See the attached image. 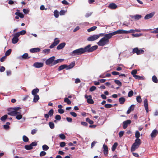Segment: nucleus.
<instances>
[{"mask_svg":"<svg viewBox=\"0 0 158 158\" xmlns=\"http://www.w3.org/2000/svg\"><path fill=\"white\" fill-rule=\"evenodd\" d=\"M96 89V88L95 86H93L90 88L89 89V91L90 92H93V91L95 90Z\"/></svg>","mask_w":158,"mask_h":158,"instance_id":"nucleus-50","label":"nucleus"},{"mask_svg":"<svg viewBox=\"0 0 158 158\" xmlns=\"http://www.w3.org/2000/svg\"><path fill=\"white\" fill-rule=\"evenodd\" d=\"M23 141L25 142H27L29 140L28 138L25 135H23Z\"/></svg>","mask_w":158,"mask_h":158,"instance_id":"nucleus-43","label":"nucleus"},{"mask_svg":"<svg viewBox=\"0 0 158 158\" xmlns=\"http://www.w3.org/2000/svg\"><path fill=\"white\" fill-rule=\"evenodd\" d=\"M54 113V111L52 109L50 110L48 112V114L50 117L52 116Z\"/></svg>","mask_w":158,"mask_h":158,"instance_id":"nucleus-41","label":"nucleus"},{"mask_svg":"<svg viewBox=\"0 0 158 158\" xmlns=\"http://www.w3.org/2000/svg\"><path fill=\"white\" fill-rule=\"evenodd\" d=\"M114 82L115 83L119 86H121L122 85V83L120 81L117 80H115Z\"/></svg>","mask_w":158,"mask_h":158,"instance_id":"nucleus-44","label":"nucleus"},{"mask_svg":"<svg viewBox=\"0 0 158 158\" xmlns=\"http://www.w3.org/2000/svg\"><path fill=\"white\" fill-rule=\"evenodd\" d=\"M86 122H88L90 124H92L94 123V121L90 120L89 118H86Z\"/></svg>","mask_w":158,"mask_h":158,"instance_id":"nucleus-42","label":"nucleus"},{"mask_svg":"<svg viewBox=\"0 0 158 158\" xmlns=\"http://www.w3.org/2000/svg\"><path fill=\"white\" fill-rule=\"evenodd\" d=\"M141 143V140L140 139H136L134 143L133 144L131 148V152H134L135 150L139 148Z\"/></svg>","mask_w":158,"mask_h":158,"instance_id":"nucleus-4","label":"nucleus"},{"mask_svg":"<svg viewBox=\"0 0 158 158\" xmlns=\"http://www.w3.org/2000/svg\"><path fill=\"white\" fill-rule=\"evenodd\" d=\"M131 121L130 120H127L126 121H124L123 123V128L125 129L127 128L128 125L131 123Z\"/></svg>","mask_w":158,"mask_h":158,"instance_id":"nucleus-12","label":"nucleus"},{"mask_svg":"<svg viewBox=\"0 0 158 158\" xmlns=\"http://www.w3.org/2000/svg\"><path fill=\"white\" fill-rule=\"evenodd\" d=\"M143 104L145 110L147 113H148V100L146 99L144 101Z\"/></svg>","mask_w":158,"mask_h":158,"instance_id":"nucleus-13","label":"nucleus"},{"mask_svg":"<svg viewBox=\"0 0 158 158\" xmlns=\"http://www.w3.org/2000/svg\"><path fill=\"white\" fill-rule=\"evenodd\" d=\"M18 38H16L14 36L12 40V42L13 44H15L17 43L19 41Z\"/></svg>","mask_w":158,"mask_h":158,"instance_id":"nucleus-29","label":"nucleus"},{"mask_svg":"<svg viewBox=\"0 0 158 158\" xmlns=\"http://www.w3.org/2000/svg\"><path fill=\"white\" fill-rule=\"evenodd\" d=\"M20 35H24L25 34L26 32V31L23 30L19 32Z\"/></svg>","mask_w":158,"mask_h":158,"instance_id":"nucleus-55","label":"nucleus"},{"mask_svg":"<svg viewBox=\"0 0 158 158\" xmlns=\"http://www.w3.org/2000/svg\"><path fill=\"white\" fill-rule=\"evenodd\" d=\"M98 48L97 45H94L91 47V45L88 44L84 48H81L73 51L70 53V55L75 56L81 55L86 52H91L96 50Z\"/></svg>","mask_w":158,"mask_h":158,"instance_id":"nucleus-1","label":"nucleus"},{"mask_svg":"<svg viewBox=\"0 0 158 158\" xmlns=\"http://www.w3.org/2000/svg\"><path fill=\"white\" fill-rule=\"evenodd\" d=\"M58 112L60 114H63L64 111V110L62 109H59L58 110Z\"/></svg>","mask_w":158,"mask_h":158,"instance_id":"nucleus-62","label":"nucleus"},{"mask_svg":"<svg viewBox=\"0 0 158 158\" xmlns=\"http://www.w3.org/2000/svg\"><path fill=\"white\" fill-rule=\"evenodd\" d=\"M103 153L106 156H107L108 153V150L107 146L106 145L104 144L103 146Z\"/></svg>","mask_w":158,"mask_h":158,"instance_id":"nucleus-14","label":"nucleus"},{"mask_svg":"<svg viewBox=\"0 0 158 158\" xmlns=\"http://www.w3.org/2000/svg\"><path fill=\"white\" fill-rule=\"evenodd\" d=\"M154 15V12L151 13L146 15L144 17L145 19H148L151 18Z\"/></svg>","mask_w":158,"mask_h":158,"instance_id":"nucleus-17","label":"nucleus"},{"mask_svg":"<svg viewBox=\"0 0 158 158\" xmlns=\"http://www.w3.org/2000/svg\"><path fill=\"white\" fill-rule=\"evenodd\" d=\"M116 34H117V33L116 31L109 34H106L105 36L98 42V44L99 46H103L106 44H108L109 39L111 38L113 35Z\"/></svg>","mask_w":158,"mask_h":158,"instance_id":"nucleus-2","label":"nucleus"},{"mask_svg":"<svg viewBox=\"0 0 158 158\" xmlns=\"http://www.w3.org/2000/svg\"><path fill=\"white\" fill-rule=\"evenodd\" d=\"M108 7L111 9H115L117 7V5L114 3H110Z\"/></svg>","mask_w":158,"mask_h":158,"instance_id":"nucleus-16","label":"nucleus"},{"mask_svg":"<svg viewBox=\"0 0 158 158\" xmlns=\"http://www.w3.org/2000/svg\"><path fill=\"white\" fill-rule=\"evenodd\" d=\"M65 145V143L64 142H61L60 143V146L61 147H63Z\"/></svg>","mask_w":158,"mask_h":158,"instance_id":"nucleus-61","label":"nucleus"},{"mask_svg":"<svg viewBox=\"0 0 158 158\" xmlns=\"http://www.w3.org/2000/svg\"><path fill=\"white\" fill-rule=\"evenodd\" d=\"M144 51L143 49H139L138 48H134L132 50V52L133 54L136 53L137 55H139L143 54Z\"/></svg>","mask_w":158,"mask_h":158,"instance_id":"nucleus-7","label":"nucleus"},{"mask_svg":"<svg viewBox=\"0 0 158 158\" xmlns=\"http://www.w3.org/2000/svg\"><path fill=\"white\" fill-rule=\"evenodd\" d=\"M22 58L24 59H29L30 57L28 56V54L27 53H25L22 56Z\"/></svg>","mask_w":158,"mask_h":158,"instance_id":"nucleus-27","label":"nucleus"},{"mask_svg":"<svg viewBox=\"0 0 158 158\" xmlns=\"http://www.w3.org/2000/svg\"><path fill=\"white\" fill-rule=\"evenodd\" d=\"M132 35L133 36V37H138L140 36L141 35V34H132Z\"/></svg>","mask_w":158,"mask_h":158,"instance_id":"nucleus-52","label":"nucleus"},{"mask_svg":"<svg viewBox=\"0 0 158 158\" xmlns=\"http://www.w3.org/2000/svg\"><path fill=\"white\" fill-rule=\"evenodd\" d=\"M133 94V91L132 90L130 91L128 94V96L129 97H131Z\"/></svg>","mask_w":158,"mask_h":158,"instance_id":"nucleus-49","label":"nucleus"},{"mask_svg":"<svg viewBox=\"0 0 158 158\" xmlns=\"http://www.w3.org/2000/svg\"><path fill=\"white\" fill-rule=\"evenodd\" d=\"M15 15L21 18H23L24 17V15L22 13L16 12L15 13Z\"/></svg>","mask_w":158,"mask_h":158,"instance_id":"nucleus-28","label":"nucleus"},{"mask_svg":"<svg viewBox=\"0 0 158 158\" xmlns=\"http://www.w3.org/2000/svg\"><path fill=\"white\" fill-rule=\"evenodd\" d=\"M66 45V44L64 42L62 43L59 44L56 48L57 50H60L63 48Z\"/></svg>","mask_w":158,"mask_h":158,"instance_id":"nucleus-18","label":"nucleus"},{"mask_svg":"<svg viewBox=\"0 0 158 158\" xmlns=\"http://www.w3.org/2000/svg\"><path fill=\"white\" fill-rule=\"evenodd\" d=\"M70 114L71 115L74 117H76L77 116V114L74 112H71Z\"/></svg>","mask_w":158,"mask_h":158,"instance_id":"nucleus-54","label":"nucleus"},{"mask_svg":"<svg viewBox=\"0 0 158 158\" xmlns=\"http://www.w3.org/2000/svg\"><path fill=\"white\" fill-rule=\"evenodd\" d=\"M135 137L136 139H139V138L140 137V133L139 131H136L135 132Z\"/></svg>","mask_w":158,"mask_h":158,"instance_id":"nucleus-36","label":"nucleus"},{"mask_svg":"<svg viewBox=\"0 0 158 158\" xmlns=\"http://www.w3.org/2000/svg\"><path fill=\"white\" fill-rule=\"evenodd\" d=\"M44 65V64L42 63L35 62L33 64L34 66L36 68H40L42 67Z\"/></svg>","mask_w":158,"mask_h":158,"instance_id":"nucleus-15","label":"nucleus"},{"mask_svg":"<svg viewBox=\"0 0 158 158\" xmlns=\"http://www.w3.org/2000/svg\"><path fill=\"white\" fill-rule=\"evenodd\" d=\"M68 67V65L66 64H63L60 66L58 69V70L59 71L65 68H66L67 69Z\"/></svg>","mask_w":158,"mask_h":158,"instance_id":"nucleus-23","label":"nucleus"},{"mask_svg":"<svg viewBox=\"0 0 158 158\" xmlns=\"http://www.w3.org/2000/svg\"><path fill=\"white\" fill-rule=\"evenodd\" d=\"M118 143L117 142H115L114 143L112 148V151L114 152L115 151L118 146Z\"/></svg>","mask_w":158,"mask_h":158,"instance_id":"nucleus-31","label":"nucleus"},{"mask_svg":"<svg viewBox=\"0 0 158 158\" xmlns=\"http://www.w3.org/2000/svg\"><path fill=\"white\" fill-rule=\"evenodd\" d=\"M117 34H127L129 33H133L135 32L134 30L131 29L129 31L123 30H119L116 31Z\"/></svg>","mask_w":158,"mask_h":158,"instance_id":"nucleus-5","label":"nucleus"},{"mask_svg":"<svg viewBox=\"0 0 158 158\" xmlns=\"http://www.w3.org/2000/svg\"><path fill=\"white\" fill-rule=\"evenodd\" d=\"M39 91V89L37 88L34 89L32 91V94L33 95H37V94Z\"/></svg>","mask_w":158,"mask_h":158,"instance_id":"nucleus-25","label":"nucleus"},{"mask_svg":"<svg viewBox=\"0 0 158 158\" xmlns=\"http://www.w3.org/2000/svg\"><path fill=\"white\" fill-rule=\"evenodd\" d=\"M6 75L9 76H10L11 74V71L10 70H8L6 71Z\"/></svg>","mask_w":158,"mask_h":158,"instance_id":"nucleus-59","label":"nucleus"},{"mask_svg":"<svg viewBox=\"0 0 158 158\" xmlns=\"http://www.w3.org/2000/svg\"><path fill=\"white\" fill-rule=\"evenodd\" d=\"M81 125L86 127L88 125L87 123L86 122H81Z\"/></svg>","mask_w":158,"mask_h":158,"instance_id":"nucleus-60","label":"nucleus"},{"mask_svg":"<svg viewBox=\"0 0 158 158\" xmlns=\"http://www.w3.org/2000/svg\"><path fill=\"white\" fill-rule=\"evenodd\" d=\"M97 28V27L96 26H93L88 29L87 31L88 32H90V31L95 30Z\"/></svg>","mask_w":158,"mask_h":158,"instance_id":"nucleus-34","label":"nucleus"},{"mask_svg":"<svg viewBox=\"0 0 158 158\" xmlns=\"http://www.w3.org/2000/svg\"><path fill=\"white\" fill-rule=\"evenodd\" d=\"M64 101L65 102H66L69 105L71 103L70 100H69L68 98H65L64 99Z\"/></svg>","mask_w":158,"mask_h":158,"instance_id":"nucleus-38","label":"nucleus"},{"mask_svg":"<svg viewBox=\"0 0 158 158\" xmlns=\"http://www.w3.org/2000/svg\"><path fill=\"white\" fill-rule=\"evenodd\" d=\"M40 50V49L39 48H34L31 49L30 52L31 53L37 52H39Z\"/></svg>","mask_w":158,"mask_h":158,"instance_id":"nucleus-19","label":"nucleus"},{"mask_svg":"<svg viewBox=\"0 0 158 158\" xmlns=\"http://www.w3.org/2000/svg\"><path fill=\"white\" fill-rule=\"evenodd\" d=\"M20 109V107H17L8 109V110L10 111L8 113V114L11 116H15L16 118L18 120L21 119L23 115L21 114V111H18Z\"/></svg>","mask_w":158,"mask_h":158,"instance_id":"nucleus-3","label":"nucleus"},{"mask_svg":"<svg viewBox=\"0 0 158 158\" xmlns=\"http://www.w3.org/2000/svg\"><path fill=\"white\" fill-rule=\"evenodd\" d=\"M59 136L62 139H64L66 138L65 135L63 134H61L59 135Z\"/></svg>","mask_w":158,"mask_h":158,"instance_id":"nucleus-47","label":"nucleus"},{"mask_svg":"<svg viewBox=\"0 0 158 158\" xmlns=\"http://www.w3.org/2000/svg\"><path fill=\"white\" fill-rule=\"evenodd\" d=\"M50 52V50L49 49H45L43 51V52L46 54H48Z\"/></svg>","mask_w":158,"mask_h":158,"instance_id":"nucleus-48","label":"nucleus"},{"mask_svg":"<svg viewBox=\"0 0 158 158\" xmlns=\"http://www.w3.org/2000/svg\"><path fill=\"white\" fill-rule=\"evenodd\" d=\"M61 116L59 115H57L55 116V119L58 120H60L61 119Z\"/></svg>","mask_w":158,"mask_h":158,"instance_id":"nucleus-56","label":"nucleus"},{"mask_svg":"<svg viewBox=\"0 0 158 158\" xmlns=\"http://www.w3.org/2000/svg\"><path fill=\"white\" fill-rule=\"evenodd\" d=\"M105 107L106 108H110L112 107V105L110 104H106L105 105Z\"/></svg>","mask_w":158,"mask_h":158,"instance_id":"nucleus-53","label":"nucleus"},{"mask_svg":"<svg viewBox=\"0 0 158 158\" xmlns=\"http://www.w3.org/2000/svg\"><path fill=\"white\" fill-rule=\"evenodd\" d=\"M33 102H37L39 99V97L38 95H34Z\"/></svg>","mask_w":158,"mask_h":158,"instance_id":"nucleus-30","label":"nucleus"},{"mask_svg":"<svg viewBox=\"0 0 158 158\" xmlns=\"http://www.w3.org/2000/svg\"><path fill=\"white\" fill-rule=\"evenodd\" d=\"M37 131V129H33L32 130H31V134L32 135L35 134L36 133Z\"/></svg>","mask_w":158,"mask_h":158,"instance_id":"nucleus-57","label":"nucleus"},{"mask_svg":"<svg viewBox=\"0 0 158 158\" xmlns=\"http://www.w3.org/2000/svg\"><path fill=\"white\" fill-rule=\"evenodd\" d=\"M119 103L121 104H123L126 101V99L122 97L119 99Z\"/></svg>","mask_w":158,"mask_h":158,"instance_id":"nucleus-24","label":"nucleus"},{"mask_svg":"<svg viewBox=\"0 0 158 158\" xmlns=\"http://www.w3.org/2000/svg\"><path fill=\"white\" fill-rule=\"evenodd\" d=\"M158 133V131L157 130H154L151 134V136L152 138L155 137Z\"/></svg>","mask_w":158,"mask_h":158,"instance_id":"nucleus-20","label":"nucleus"},{"mask_svg":"<svg viewBox=\"0 0 158 158\" xmlns=\"http://www.w3.org/2000/svg\"><path fill=\"white\" fill-rule=\"evenodd\" d=\"M46 152L44 151H41L40 153V156H45L46 154Z\"/></svg>","mask_w":158,"mask_h":158,"instance_id":"nucleus-51","label":"nucleus"},{"mask_svg":"<svg viewBox=\"0 0 158 158\" xmlns=\"http://www.w3.org/2000/svg\"><path fill=\"white\" fill-rule=\"evenodd\" d=\"M85 98L87 99V101L88 103L91 104L94 103V102L92 99V97L91 95L88 96L86 95H85Z\"/></svg>","mask_w":158,"mask_h":158,"instance_id":"nucleus-11","label":"nucleus"},{"mask_svg":"<svg viewBox=\"0 0 158 158\" xmlns=\"http://www.w3.org/2000/svg\"><path fill=\"white\" fill-rule=\"evenodd\" d=\"M134 108L135 105H131V106L129 108L128 110L127 111V114H130L131 111L134 110Z\"/></svg>","mask_w":158,"mask_h":158,"instance_id":"nucleus-22","label":"nucleus"},{"mask_svg":"<svg viewBox=\"0 0 158 158\" xmlns=\"http://www.w3.org/2000/svg\"><path fill=\"white\" fill-rule=\"evenodd\" d=\"M60 42V40L57 38H55L54 40V41L52 44L49 46L50 48H52L58 45Z\"/></svg>","mask_w":158,"mask_h":158,"instance_id":"nucleus-8","label":"nucleus"},{"mask_svg":"<svg viewBox=\"0 0 158 158\" xmlns=\"http://www.w3.org/2000/svg\"><path fill=\"white\" fill-rule=\"evenodd\" d=\"M54 15L56 18H58L59 16V12L57 10H55L54 12Z\"/></svg>","mask_w":158,"mask_h":158,"instance_id":"nucleus-37","label":"nucleus"},{"mask_svg":"<svg viewBox=\"0 0 158 158\" xmlns=\"http://www.w3.org/2000/svg\"><path fill=\"white\" fill-rule=\"evenodd\" d=\"M49 125L50 128L51 129H53L55 127V125L54 123L52 122H50L49 123Z\"/></svg>","mask_w":158,"mask_h":158,"instance_id":"nucleus-33","label":"nucleus"},{"mask_svg":"<svg viewBox=\"0 0 158 158\" xmlns=\"http://www.w3.org/2000/svg\"><path fill=\"white\" fill-rule=\"evenodd\" d=\"M65 12L64 10H61L60 12V15H63L64 14Z\"/></svg>","mask_w":158,"mask_h":158,"instance_id":"nucleus-63","label":"nucleus"},{"mask_svg":"<svg viewBox=\"0 0 158 158\" xmlns=\"http://www.w3.org/2000/svg\"><path fill=\"white\" fill-rule=\"evenodd\" d=\"M63 60H64V59H57L55 61L54 60L53 63L52 65H54L56 64L57 63H58L62 62Z\"/></svg>","mask_w":158,"mask_h":158,"instance_id":"nucleus-26","label":"nucleus"},{"mask_svg":"<svg viewBox=\"0 0 158 158\" xmlns=\"http://www.w3.org/2000/svg\"><path fill=\"white\" fill-rule=\"evenodd\" d=\"M7 117V115L6 114L4 115L1 118V120L2 121H5Z\"/></svg>","mask_w":158,"mask_h":158,"instance_id":"nucleus-46","label":"nucleus"},{"mask_svg":"<svg viewBox=\"0 0 158 158\" xmlns=\"http://www.w3.org/2000/svg\"><path fill=\"white\" fill-rule=\"evenodd\" d=\"M11 49H9L8 50H7L5 53V55L6 56H9L10 54L11 53Z\"/></svg>","mask_w":158,"mask_h":158,"instance_id":"nucleus-45","label":"nucleus"},{"mask_svg":"<svg viewBox=\"0 0 158 158\" xmlns=\"http://www.w3.org/2000/svg\"><path fill=\"white\" fill-rule=\"evenodd\" d=\"M49 148V147L46 145L45 144L42 146V149L44 151H47Z\"/></svg>","mask_w":158,"mask_h":158,"instance_id":"nucleus-39","label":"nucleus"},{"mask_svg":"<svg viewBox=\"0 0 158 158\" xmlns=\"http://www.w3.org/2000/svg\"><path fill=\"white\" fill-rule=\"evenodd\" d=\"M99 38V36L97 35H94L89 37L87 39V40L89 41H94Z\"/></svg>","mask_w":158,"mask_h":158,"instance_id":"nucleus-10","label":"nucleus"},{"mask_svg":"<svg viewBox=\"0 0 158 158\" xmlns=\"http://www.w3.org/2000/svg\"><path fill=\"white\" fill-rule=\"evenodd\" d=\"M137 101L139 103H140L142 102V99L140 96H139L137 97L136 98Z\"/></svg>","mask_w":158,"mask_h":158,"instance_id":"nucleus-40","label":"nucleus"},{"mask_svg":"<svg viewBox=\"0 0 158 158\" xmlns=\"http://www.w3.org/2000/svg\"><path fill=\"white\" fill-rule=\"evenodd\" d=\"M24 147L27 150H30L31 149L33 148L31 144L29 145H25Z\"/></svg>","mask_w":158,"mask_h":158,"instance_id":"nucleus-35","label":"nucleus"},{"mask_svg":"<svg viewBox=\"0 0 158 158\" xmlns=\"http://www.w3.org/2000/svg\"><path fill=\"white\" fill-rule=\"evenodd\" d=\"M141 18V15H135L132 16L131 17L132 19H134L136 20H138Z\"/></svg>","mask_w":158,"mask_h":158,"instance_id":"nucleus-21","label":"nucleus"},{"mask_svg":"<svg viewBox=\"0 0 158 158\" xmlns=\"http://www.w3.org/2000/svg\"><path fill=\"white\" fill-rule=\"evenodd\" d=\"M55 59V57L54 56H52L48 59L45 62L46 64L47 65H49L50 66H52Z\"/></svg>","mask_w":158,"mask_h":158,"instance_id":"nucleus-6","label":"nucleus"},{"mask_svg":"<svg viewBox=\"0 0 158 158\" xmlns=\"http://www.w3.org/2000/svg\"><path fill=\"white\" fill-rule=\"evenodd\" d=\"M152 33H158V27L156 28L155 30H154L151 32Z\"/></svg>","mask_w":158,"mask_h":158,"instance_id":"nucleus-64","label":"nucleus"},{"mask_svg":"<svg viewBox=\"0 0 158 158\" xmlns=\"http://www.w3.org/2000/svg\"><path fill=\"white\" fill-rule=\"evenodd\" d=\"M75 65V63L74 62H72L70 63V64L69 65H68V67L67 68V69H69L73 68Z\"/></svg>","mask_w":158,"mask_h":158,"instance_id":"nucleus-32","label":"nucleus"},{"mask_svg":"<svg viewBox=\"0 0 158 158\" xmlns=\"http://www.w3.org/2000/svg\"><path fill=\"white\" fill-rule=\"evenodd\" d=\"M137 73V71L136 69L133 70L131 72V74L133 75L135 79H143L142 77H141L139 76L136 75V74Z\"/></svg>","mask_w":158,"mask_h":158,"instance_id":"nucleus-9","label":"nucleus"},{"mask_svg":"<svg viewBox=\"0 0 158 158\" xmlns=\"http://www.w3.org/2000/svg\"><path fill=\"white\" fill-rule=\"evenodd\" d=\"M5 70V68L3 66H0V71L1 72H3Z\"/></svg>","mask_w":158,"mask_h":158,"instance_id":"nucleus-58","label":"nucleus"}]
</instances>
